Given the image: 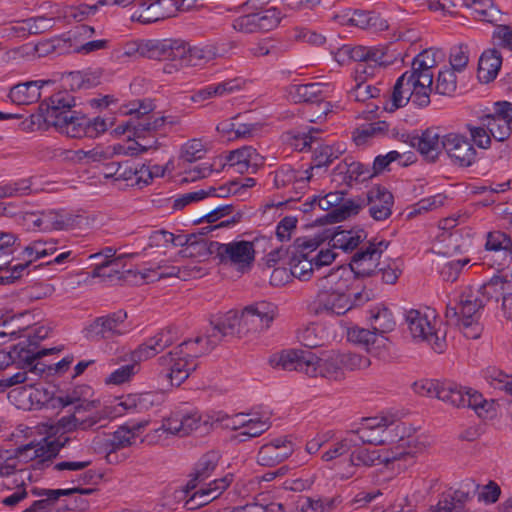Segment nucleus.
Masks as SVG:
<instances>
[{"label": "nucleus", "instance_id": "52", "mask_svg": "<svg viewBox=\"0 0 512 512\" xmlns=\"http://www.w3.org/2000/svg\"><path fill=\"white\" fill-rule=\"evenodd\" d=\"M297 338L302 345L313 348L323 345L327 340V335L322 325L312 323L300 328Z\"/></svg>", "mask_w": 512, "mask_h": 512}, {"label": "nucleus", "instance_id": "8", "mask_svg": "<svg viewBox=\"0 0 512 512\" xmlns=\"http://www.w3.org/2000/svg\"><path fill=\"white\" fill-rule=\"evenodd\" d=\"M357 442L360 440L358 438ZM412 440L410 439H401V444L392 448L391 450H378L371 449L364 446H357L351 449V453L349 455V467H372L381 464H389L395 461L404 460L408 462V464L413 463V459L415 458V451L411 447Z\"/></svg>", "mask_w": 512, "mask_h": 512}, {"label": "nucleus", "instance_id": "64", "mask_svg": "<svg viewBox=\"0 0 512 512\" xmlns=\"http://www.w3.org/2000/svg\"><path fill=\"white\" fill-rule=\"evenodd\" d=\"M33 178L21 179L19 181L0 186V199L26 195L31 192Z\"/></svg>", "mask_w": 512, "mask_h": 512}, {"label": "nucleus", "instance_id": "38", "mask_svg": "<svg viewBox=\"0 0 512 512\" xmlns=\"http://www.w3.org/2000/svg\"><path fill=\"white\" fill-rule=\"evenodd\" d=\"M125 152H132L129 148H123L122 144H115L113 146L101 147L97 146L91 150H77L73 151L72 159L78 162L92 163L108 160L115 155H124Z\"/></svg>", "mask_w": 512, "mask_h": 512}, {"label": "nucleus", "instance_id": "53", "mask_svg": "<svg viewBox=\"0 0 512 512\" xmlns=\"http://www.w3.org/2000/svg\"><path fill=\"white\" fill-rule=\"evenodd\" d=\"M466 129L470 135V142L480 149H489L492 145V138L487 127L480 117L477 123H467Z\"/></svg>", "mask_w": 512, "mask_h": 512}, {"label": "nucleus", "instance_id": "10", "mask_svg": "<svg viewBox=\"0 0 512 512\" xmlns=\"http://www.w3.org/2000/svg\"><path fill=\"white\" fill-rule=\"evenodd\" d=\"M478 294L479 292L467 290V293L461 296L458 306L449 304L446 310V318L459 325L464 335L471 339L478 338L481 332L478 320L484 303Z\"/></svg>", "mask_w": 512, "mask_h": 512}, {"label": "nucleus", "instance_id": "28", "mask_svg": "<svg viewBox=\"0 0 512 512\" xmlns=\"http://www.w3.org/2000/svg\"><path fill=\"white\" fill-rule=\"evenodd\" d=\"M332 89L329 84L325 83H308L294 85L290 89V95L295 102H309L323 105V114H327L328 102H323L329 97Z\"/></svg>", "mask_w": 512, "mask_h": 512}, {"label": "nucleus", "instance_id": "48", "mask_svg": "<svg viewBox=\"0 0 512 512\" xmlns=\"http://www.w3.org/2000/svg\"><path fill=\"white\" fill-rule=\"evenodd\" d=\"M180 246L183 247L178 253L180 257L199 260L207 258L215 250L212 244L209 247L204 240H196L193 235L189 237L183 236V243Z\"/></svg>", "mask_w": 512, "mask_h": 512}, {"label": "nucleus", "instance_id": "9", "mask_svg": "<svg viewBox=\"0 0 512 512\" xmlns=\"http://www.w3.org/2000/svg\"><path fill=\"white\" fill-rule=\"evenodd\" d=\"M438 399L453 407H469L481 418L495 414L494 401H488L479 392L453 382H442Z\"/></svg>", "mask_w": 512, "mask_h": 512}, {"label": "nucleus", "instance_id": "44", "mask_svg": "<svg viewBox=\"0 0 512 512\" xmlns=\"http://www.w3.org/2000/svg\"><path fill=\"white\" fill-rule=\"evenodd\" d=\"M187 55L185 60V67L199 66L205 64L217 57L223 56L224 49L220 50L215 45L206 46H190L187 44Z\"/></svg>", "mask_w": 512, "mask_h": 512}, {"label": "nucleus", "instance_id": "31", "mask_svg": "<svg viewBox=\"0 0 512 512\" xmlns=\"http://www.w3.org/2000/svg\"><path fill=\"white\" fill-rule=\"evenodd\" d=\"M51 83V80H34L18 83L9 89L7 98L15 105H30L40 99L42 87Z\"/></svg>", "mask_w": 512, "mask_h": 512}, {"label": "nucleus", "instance_id": "57", "mask_svg": "<svg viewBox=\"0 0 512 512\" xmlns=\"http://www.w3.org/2000/svg\"><path fill=\"white\" fill-rule=\"evenodd\" d=\"M338 168L349 181H365L372 176L369 168L357 161L348 162L345 160L344 164L339 165Z\"/></svg>", "mask_w": 512, "mask_h": 512}, {"label": "nucleus", "instance_id": "56", "mask_svg": "<svg viewBox=\"0 0 512 512\" xmlns=\"http://www.w3.org/2000/svg\"><path fill=\"white\" fill-rule=\"evenodd\" d=\"M245 422L246 423L243 427L242 434H238V437H258L266 432L271 426V422L268 417L251 416L247 414Z\"/></svg>", "mask_w": 512, "mask_h": 512}, {"label": "nucleus", "instance_id": "55", "mask_svg": "<svg viewBox=\"0 0 512 512\" xmlns=\"http://www.w3.org/2000/svg\"><path fill=\"white\" fill-rule=\"evenodd\" d=\"M477 488L478 485L474 481L469 480L463 483L457 490L444 495L451 500L452 506H455V512H459L462 506L472 498Z\"/></svg>", "mask_w": 512, "mask_h": 512}, {"label": "nucleus", "instance_id": "3", "mask_svg": "<svg viewBox=\"0 0 512 512\" xmlns=\"http://www.w3.org/2000/svg\"><path fill=\"white\" fill-rule=\"evenodd\" d=\"M276 316L277 307L266 301L245 307L240 315L229 311L210 321V326L206 329L208 348H215L227 336H245L266 331Z\"/></svg>", "mask_w": 512, "mask_h": 512}, {"label": "nucleus", "instance_id": "23", "mask_svg": "<svg viewBox=\"0 0 512 512\" xmlns=\"http://www.w3.org/2000/svg\"><path fill=\"white\" fill-rule=\"evenodd\" d=\"M18 246L16 234L0 231V271H5V275H0V283H10L19 278L28 266V263L10 265V257Z\"/></svg>", "mask_w": 512, "mask_h": 512}, {"label": "nucleus", "instance_id": "4", "mask_svg": "<svg viewBox=\"0 0 512 512\" xmlns=\"http://www.w3.org/2000/svg\"><path fill=\"white\" fill-rule=\"evenodd\" d=\"M351 270L337 267L317 280V294L313 301L318 315L341 316L353 307L369 301L368 292L350 293Z\"/></svg>", "mask_w": 512, "mask_h": 512}, {"label": "nucleus", "instance_id": "59", "mask_svg": "<svg viewBox=\"0 0 512 512\" xmlns=\"http://www.w3.org/2000/svg\"><path fill=\"white\" fill-rule=\"evenodd\" d=\"M255 16L259 32L272 30L281 20V12L276 7L255 12Z\"/></svg>", "mask_w": 512, "mask_h": 512}, {"label": "nucleus", "instance_id": "14", "mask_svg": "<svg viewBox=\"0 0 512 512\" xmlns=\"http://www.w3.org/2000/svg\"><path fill=\"white\" fill-rule=\"evenodd\" d=\"M33 384H29V389L24 388V393L29 392V398L32 404H36L38 407L48 406L51 408H64L69 405L78 406L82 403L90 402L88 397L91 395V388L86 385L76 386L71 391H68L65 395L61 396H49L48 392L38 388L33 389ZM92 402H95L94 400ZM98 403L97 409H102L100 402Z\"/></svg>", "mask_w": 512, "mask_h": 512}, {"label": "nucleus", "instance_id": "39", "mask_svg": "<svg viewBox=\"0 0 512 512\" xmlns=\"http://www.w3.org/2000/svg\"><path fill=\"white\" fill-rule=\"evenodd\" d=\"M314 373L308 376H321L329 380H338L344 376L342 364H340V352H331L326 358L320 359L316 356Z\"/></svg>", "mask_w": 512, "mask_h": 512}, {"label": "nucleus", "instance_id": "27", "mask_svg": "<svg viewBox=\"0 0 512 512\" xmlns=\"http://www.w3.org/2000/svg\"><path fill=\"white\" fill-rule=\"evenodd\" d=\"M176 10L179 9L173 0H150L149 3H143L135 9L131 19L149 24L173 16Z\"/></svg>", "mask_w": 512, "mask_h": 512}, {"label": "nucleus", "instance_id": "32", "mask_svg": "<svg viewBox=\"0 0 512 512\" xmlns=\"http://www.w3.org/2000/svg\"><path fill=\"white\" fill-rule=\"evenodd\" d=\"M369 214L376 221L390 217L393 206V195L384 187L374 186L367 192Z\"/></svg>", "mask_w": 512, "mask_h": 512}, {"label": "nucleus", "instance_id": "62", "mask_svg": "<svg viewBox=\"0 0 512 512\" xmlns=\"http://www.w3.org/2000/svg\"><path fill=\"white\" fill-rule=\"evenodd\" d=\"M183 243V236H175L173 233L165 230L153 231L148 239L149 247H168L169 244L178 247Z\"/></svg>", "mask_w": 512, "mask_h": 512}, {"label": "nucleus", "instance_id": "22", "mask_svg": "<svg viewBox=\"0 0 512 512\" xmlns=\"http://www.w3.org/2000/svg\"><path fill=\"white\" fill-rule=\"evenodd\" d=\"M444 150L450 159L461 167H469L477 160V151L470 140L458 132L444 135Z\"/></svg>", "mask_w": 512, "mask_h": 512}, {"label": "nucleus", "instance_id": "40", "mask_svg": "<svg viewBox=\"0 0 512 512\" xmlns=\"http://www.w3.org/2000/svg\"><path fill=\"white\" fill-rule=\"evenodd\" d=\"M502 56L496 49L485 50L478 63V79L483 83L493 81L501 68Z\"/></svg>", "mask_w": 512, "mask_h": 512}, {"label": "nucleus", "instance_id": "5", "mask_svg": "<svg viewBox=\"0 0 512 512\" xmlns=\"http://www.w3.org/2000/svg\"><path fill=\"white\" fill-rule=\"evenodd\" d=\"M206 333L194 340H186L157 359L158 377L171 386H180L198 367V358L211 351Z\"/></svg>", "mask_w": 512, "mask_h": 512}, {"label": "nucleus", "instance_id": "54", "mask_svg": "<svg viewBox=\"0 0 512 512\" xmlns=\"http://www.w3.org/2000/svg\"><path fill=\"white\" fill-rule=\"evenodd\" d=\"M290 268L293 277L302 281L309 280L314 272L317 271L313 259L308 254L295 256L290 263Z\"/></svg>", "mask_w": 512, "mask_h": 512}, {"label": "nucleus", "instance_id": "58", "mask_svg": "<svg viewBox=\"0 0 512 512\" xmlns=\"http://www.w3.org/2000/svg\"><path fill=\"white\" fill-rule=\"evenodd\" d=\"M361 206L354 200L343 198V201L339 204V207L333 211L328 212L325 215V219L328 222L342 221L351 215H355L359 212Z\"/></svg>", "mask_w": 512, "mask_h": 512}, {"label": "nucleus", "instance_id": "50", "mask_svg": "<svg viewBox=\"0 0 512 512\" xmlns=\"http://www.w3.org/2000/svg\"><path fill=\"white\" fill-rule=\"evenodd\" d=\"M42 231L67 230L74 225L72 215L55 210L42 211Z\"/></svg>", "mask_w": 512, "mask_h": 512}, {"label": "nucleus", "instance_id": "6", "mask_svg": "<svg viewBox=\"0 0 512 512\" xmlns=\"http://www.w3.org/2000/svg\"><path fill=\"white\" fill-rule=\"evenodd\" d=\"M405 321L411 337L418 342H426L438 353L446 347V329L437 319L432 309H411L405 314Z\"/></svg>", "mask_w": 512, "mask_h": 512}, {"label": "nucleus", "instance_id": "2", "mask_svg": "<svg viewBox=\"0 0 512 512\" xmlns=\"http://www.w3.org/2000/svg\"><path fill=\"white\" fill-rule=\"evenodd\" d=\"M440 55L438 51L428 49L418 54L411 69L404 72L396 81L390 100L385 109L393 112L412 103L419 107H426L430 103V94L433 84V68L436 67Z\"/></svg>", "mask_w": 512, "mask_h": 512}, {"label": "nucleus", "instance_id": "43", "mask_svg": "<svg viewBox=\"0 0 512 512\" xmlns=\"http://www.w3.org/2000/svg\"><path fill=\"white\" fill-rule=\"evenodd\" d=\"M346 336L350 343L362 347L367 352H373L379 347V342L383 340V338H379L374 330L371 331L359 326L348 328Z\"/></svg>", "mask_w": 512, "mask_h": 512}, {"label": "nucleus", "instance_id": "63", "mask_svg": "<svg viewBox=\"0 0 512 512\" xmlns=\"http://www.w3.org/2000/svg\"><path fill=\"white\" fill-rule=\"evenodd\" d=\"M207 152L206 145L200 139H191L181 148L180 158L186 162L202 159Z\"/></svg>", "mask_w": 512, "mask_h": 512}, {"label": "nucleus", "instance_id": "1", "mask_svg": "<svg viewBox=\"0 0 512 512\" xmlns=\"http://www.w3.org/2000/svg\"><path fill=\"white\" fill-rule=\"evenodd\" d=\"M92 461L89 459L75 461L64 460L57 462L53 469L62 472L63 476L70 477L73 483L77 485L68 489H41L37 490L31 488L27 489L24 481L25 479L31 480V472L28 469H20L18 477L21 480V485L17 486L9 495L1 499V504L8 508H14L25 499L28 498L29 493L42 497V499L34 501L28 508L22 512H50L53 505L60 496L71 495L74 493L90 494L93 490L89 488H82V485L88 484L94 478V473L87 468L91 465Z\"/></svg>", "mask_w": 512, "mask_h": 512}, {"label": "nucleus", "instance_id": "19", "mask_svg": "<svg viewBox=\"0 0 512 512\" xmlns=\"http://www.w3.org/2000/svg\"><path fill=\"white\" fill-rule=\"evenodd\" d=\"M336 61L345 65L351 61L361 62L367 66V71L372 70V64L383 66L386 64L385 52L382 49L365 46H352L346 44L337 49L334 53Z\"/></svg>", "mask_w": 512, "mask_h": 512}, {"label": "nucleus", "instance_id": "45", "mask_svg": "<svg viewBox=\"0 0 512 512\" xmlns=\"http://www.w3.org/2000/svg\"><path fill=\"white\" fill-rule=\"evenodd\" d=\"M463 6L479 21L494 23L500 19V10L492 0H463Z\"/></svg>", "mask_w": 512, "mask_h": 512}, {"label": "nucleus", "instance_id": "16", "mask_svg": "<svg viewBox=\"0 0 512 512\" xmlns=\"http://www.w3.org/2000/svg\"><path fill=\"white\" fill-rule=\"evenodd\" d=\"M151 107L133 104L124 114L135 115L133 134L136 138H144L146 134L161 130L166 124L174 125L178 121L174 117L163 116L159 112L150 113Z\"/></svg>", "mask_w": 512, "mask_h": 512}, {"label": "nucleus", "instance_id": "49", "mask_svg": "<svg viewBox=\"0 0 512 512\" xmlns=\"http://www.w3.org/2000/svg\"><path fill=\"white\" fill-rule=\"evenodd\" d=\"M357 446V439L354 433L349 432L344 438L331 443L322 453L321 459L325 462L334 461L346 454L351 453V449Z\"/></svg>", "mask_w": 512, "mask_h": 512}, {"label": "nucleus", "instance_id": "34", "mask_svg": "<svg viewBox=\"0 0 512 512\" xmlns=\"http://www.w3.org/2000/svg\"><path fill=\"white\" fill-rule=\"evenodd\" d=\"M484 293L490 297L502 298L504 310H512V271H505L494 276L483 286Z\"/></svg>", "mask_w": 512, "mask_h": 512}, {"label": "nucleus", "instance_id": "20", "mask_svg": "<svg viewBox=\"0 0 512 512\" xmlns=\"http://www.w3.org/2000/svg\"><path fill=\"white\" fill-rule=\"evenodd\" d=\"M492 139L503 142L511 135L512 104L509 102L494 103L492 113L481 117Z\"/></svg>", "mask_w": 512, "mask_h": 512}, {"label": "nucleus", "instance_id": "11", "mask_svg": "<svg viewBox=\"0 0 512 512\" xmlns=\"http://www.w3.org/2000/svg\"><path fill=\"white\" fill-rule=\"evenodd\" d=\"M186 51L187 43L180 39L148 40L139 48L141 56L169 62L164 66L166 73L185 67Z\"/></svg>", "mask_w": 512, "mask_h": 512}, {"label": "nucleus", "instance_id": "41", "mask_svg": "<svg viewBox=\"0 0 512 512\" xmlns=\"http://www.w3.org/2000/svg\"><path fill=\"white\" fill-rule=\"evenodd\" d=\"M219 458L218 453L212 451L199 459L194 468L193 476L187 483V491L197 488L212 475L218 465Z\"/></svg>", "mask_w": 512, "mask_h": 512}, {"label": "nucleus", "instance_id": "36", "mask_svg": "<svg viewBox=\"0 0 512 512\" xmlns=\"http://www.w3.org/2000/svg\"><path fill=\"white\" fill-rule=\"evenodd\" d=\"M50 352L51 350L47 349L34 352L31 350H26L25 348L18 349L17 347H15L10 353L0 351V370L7 368L15 359V357H18L25 362V366L29 367L31 372H36V370H39V372H44L45 366L40 363L34 364V361L44 355H47Z\"/></svg>", "mask_w": 512, "mask_h": 512}, {"label": "nucleus", "instance_id": "12", "mask_svg": "<svg viewBox=\"0 0 512 512\" xmlns=\"http://www.w3.org/2000/svg\"><path fill=\"white\" fill-rule=\"evenodd\" d=\"M401 426L393 416H375L364 418L360 426L351 431L362 443L381 445L393 441V432L400 430Z\"/></svg>", "mask_w": 512, "mask_h": 512}, {"label": "nucleus", "instance_id": "46", "mask_svg": "<svg viewBox=\"0 0 512 512\" xmlns=\"http://www.w3.org/2000/svg\"><path fill=\"white\" fill-rule=\"evenodd\" d=\"M366 238L363 230H341L333 233L329 244L334 249H341L343 252H351L356 249Z\"/></svg>", "mask_w": 512, "mask_h": 512}, {"label": "nucleus", "instance_id": "18", "mask_svg": "<svg viewBox=\"0 0 512 512\" xmlns=\"http://www.w3.org/2000/svg\"><path fill=\"white\" fill-rule=\"evenodd\" d=\"M126 318L127 313L121 310L98 317L86 327L85 335L90 340L110 339L123 335L130 330V326L125 322Z\"/></svg>", "mask_w": 512, "mask_h": 512}, {"label": "nucleus", "instance_id": "42", "mask_svg": "<svg viewBox=\"0 0 512 512\" xmlns=\"http://www.w3.org/2000/svg\"><path fill=\"white\" fill-rule=\"evenodd\" d=\"M88 124L89 119L87 117L73 110L71 113H68L67 116L61 120L59 125L54 128L68 137L80 138L82 136H87Z\"/></svg>", "mask_w": 512, "mask_h": 512}, {"label": "nucleus", "instance_id": "26", "mask_svg": "<svg viewBox=\"0 0 512 512\" xmlns=\"http://www.w3.org/2000/svg\"><path fill=\"white\" fill-rule=\"evenodd\" d=\"M74 106L75 101L70 94L58 92L40 105V111L45 123L55 127L59 125L68 113L73 111L72 107Z\"/></svg>", "mask_w": 512, "mask_h": 512}, {"label": "nucleus", "instance_id": "29", "mask_svg": "<svg viewBox=\"0 0 512 512\" xmlns=\"http://www.w3.org/2000/svg\"><path fill=\"white\" fill-rule=\"evenodd\" d=\"M225 160L226 162H222V159H219V166L221 168L229 165L235 167L240 173L248 172L249 170L255 171L257 167L263 164L262 156L251 146H244L231 151Z\"/></svg>", "mask_w": 512, "mask_h": 512}, {"label": "nucleus", "instance_id": "37", "mask_svg": "<svg viewBox=\"0 0 512 512\" xmlns=\"http://www.w3.org/2000/svg\"><path fill=\"white\" fill-rule=\"evenodd\" d=\"M147 425V422L126 424L116 430L108 439L105 450L110 453L130 446L138 435V432Z\"/></svg>", "mask_w": 512, "mask_h": 512}, {"label": "nucleus", "instance_id": "13", "mask_svg": "<svg viewBox=\"0 0 512 512\" xmlns=\"http://www.w3.org/2000/svg\"><path fill=\"white\" fill-rule=\"evenodd\" d=\"M214 252L220 262L234 267L237 271L246 272L251 269L255 260L254 242L234 240L229 243H212Z\"/></svg>", "mask_w": 512, "mask_h": 512}, {"label": "nucleus", "instance_id": "60", "mask_svg": "<svg viewBox=\"0 0 512 512\" xmlns=\"http://www.w3.org/2000/svg\"><path fill=\"white\" fill-rule=\"evenodd\" d=\"M456 88L457 79L455 71L450 68L439 71L435 84L436 92L441 95H452Z\"/></svg>", "mask_w": 512, "mask_h": 512}, {"label": "nucleus", "instance_id": "21", "mask_svg": "<svg viewBox=\"0 0 512 512\" xmlns=\"http://www.w3.org/2000/svg\"><path fill=\"white\" fill-rule=\"evenodd\" d=\"M316 355L308 350H283L270 357V364L287 371H299L309 375L314 373Z\"/></svg>", "mask_w": 512, "mask_h": 512}, {"label": "nucleus", "instance_id": "47", "mask_svg": "<svg viewBox=\"0 0 512 512\" xmlns=\"http://www.w3.org/2000/svg\"><path fill=\"white\" fill-rule=\"evenodd\" d=\"M370 323L378 336L393 331L396 326L392 312L384 306H376L370 310Z\"/></svg>", "mask_w": 512, "mask_h": 512}, {"label": "nucleus", "instance_id": "7", "mask_svg": "<svg viewBox=\"0 0 512 512\" xmlns=\"http://www.w3.org/2000/svg\"><path fill=\"white\" fill-rule=\"evenodd\" d=\"M97 405V402L79 404L75 406L72 414L61 417L57 422L44 424L43 427L47 438L77 430H90L102 420L109 419L105 406L102 409H97Z\"/></svg>", "mask_w": 512, "mask_h": 512}, {"label": "nucleus", "instance_id": "51", "mask_svg": "<svg viewBox=\"0 0 512 512\" xmlns=\"http://www.w3.org/2000/svg\"><path fill=\"white\" fill-rule=\"evenodd\" d=\"M57 244L58 241L54 239L47 241L35 240L24 248V258L30 263L50 256L57 251Z\"/></svg>", "mask_w": 512, "mask_h": 512}, {"label": "nucleus", "instance_id": "17", "mask_svg": "<svg viewBox=\"0 0 512 512\" xmlns=\"http://www.w3.org/2000/svg\"><path fill=\"white\" fill-rule=\"evenodd\" d=\"M385 241L369 242L367 246L358 250L352 257L349 267L351 275L357 277L371 276L380 265V258L387 249Z\"/></svg>", "mask_w": 512, "mask_h": 512}, {"label": "nucleus", "instance_id": "25", "mask_svg": "<svg viewBox=\"0 0 512 512\" xmlns=\"http://www.w3.org/2000/svg\"><path fill=\"white\" fill-rule=\"evenodd\" d=\"M160 396L153 392H145L141 394L128 395L125 398L116 399L105 409L109 419L122 416L124 413L132 410L143 411L148 410L159 402Z\"/></svg>", "mask_w": 512, "mask_h": 512}, {"label": "nucleus", "instance_id": "30", "mask_svg": "<svg viewBox=\"0 0 512 512\" xmlns=\"http://www.w3.org/2000/svg\"><path fill=\"white\" fill-rule=\"evenodd\" d=\"M12 452L16 455L17 465L20 462H33L31 467L34 468L49 461L55 453L52 448V441H48L47 437L42 441L30 443Z\"/></svg>", "mask_w": 512, "mask_h": 512}, {"label": "nucleus", "instance_id": "24", "mask_svg": "<svg viewBox=\"0 0 512 512\" xmlns=\"http://www.w3.org/2000/svg\"><path fill=\"white\" fill-rule=\"evenodd\" d=\"M295 450V444L288 436H279L264 443L257 454V462L273 467L288 459Z\"/></svg>", "mask_w": 512, "mask_h": 512}, {"label": "nucleus", "instance_id": "33", "mask_svg": "<svg viewBox=\"0 0 512 512\" xmlns=\"http://www.w3.org/2000/svg\"><path fill=\"white\" fill-rule=\"evenodd\" d=\"M410 144L416 148L426 160L434 162L444 149V135L435 129H427L420 136L411 138Z\"/></svg>", "mask_w": 512, "mask_h": 512}, {"label": "nucleus", "instance_id": "61", "mask_svg": "<svg viewBox=\"0 0 512 512\" xmlns=\"http://www.w3.org/2000/svg\"><path fill=\"white\" fill-rule=\"evenodd\" d=\"M345 151L344 145H322L316 149L315 162L317 167L327 166L337 159Z\"/></svg>", "mask_w": 512, "mask_h": 512}, {"label": "nucleus", "instance_id": "15", "mask_svg": "<svg viewBox=\"0 0 512 512\" xmlns=\"http://www.w3.org/2000/svg\"><path fill=\"white\" fill-rule=\"evenodd\" d=\"M202 425L206 423L202 422L201 415L197 411L186 408L177 409L163 420L161 427L154 431V438H161L163 434L183 437L201 429Z\"/></svg>", "mask_w": 512, "mask_h": 512}, {"label": "nucleus", "instance_id": "35", "mask_svg": "<svg viewBox=\"0 0 512 512\" xmlns=\"http://www.w3.org/2000/svg\"><path fill=\"white\" fill-rule=\"evenodd\" d=\"M367 71L365 64H359L356 68L355 86L350 90L349 97L357 102H365L380 95V89L369 82L367 77L372 75Z\"/></svg>", "mask_w": 512, "mask_h": 512}]
</instances>
